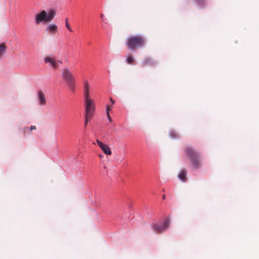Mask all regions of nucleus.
<instances>
[{"label": "nucleus", "mask_w": 259, "mask_h": 259, "mask_svg": "<svg viewBox=\"0 0 259 259\" xmlns=\"http://www.w3.org/2000/svg\"><path fill=\"white\" fill-rule=\"evenodd\" d=\"M55 16V12L54 11H50L47 13L46 11L42 10L37 13L35 16V23L38 25L41 23H48L51 21Z\"/></svg>", "instance_id": "f257e3e1"}, {"label": "nucleus", "mask_w": 259, "mask_h": 259, "mask_svg": "<svg viewBox=\"0 0 259 259\" xmlns=\"http://www.w3.org/2000/svg\"><path fill=\"white\" fill-rule=\"evenodd\" d=\"M185 154L189 157L193 164L194 169H197L200 165V162L197 153L190 146H188L185 150Z\"/></svg>", "instance_id": "f03ea898"}, {"label": "nucleus", "mask_w": 259, "mask_h": 259, "mask_svg": "<svg viewBox=\"0 0 259 259\" xmlns=\"http://www.w3.org/2000/svg\"><path fill=\"white\" fill-rule=\"evenodd\" d=\"M62 76L63 79L67 82L69 88L74 91L75 87V79L72 73L68 68H64L62 69Z\"/></svg>", "instance_id": "7ed1b4c3"}, {"label": "nucleus", "mask_w": 259, "mask_h": 259, "mask_svg": "<svg viewBox=\"0 0 259 259\" xmlns=\"http://www.w3.org/2000/svg\"><path fill=\"white\" fill-rule=\"evenodd\" d=\"M144 42L143 37L140 36H130L128 37V42L126 45L128 49L134 51L137 48L141 47Z\"/></svg>", "instance_id": "20e7f679"}, {"label": "nucleus", "mask_w": 259, "mask_h": 259, "mask_svg": "<svg viewBox=\"0 0 259 259\" xmlns=\"http://www.w3.org/2000/svg\"><path fill=\"white\" fill-rule=\"evenodd\" d=\"M170 223V219L167 218L162 225H159L156 223H153L151 225V227L152 229L156 232H162L168 229Z\"/></svg>", "instance_id": "39448f33"}, {"label": "nucleus", "mask_w": 259, "mask_h": 259, "mask_svg": "<svg viewBox=\"0 0 259 259\" xmlns=\"http://www.w3.org/2000/svg\"><path fill=\"white\" fill-rule=\"evenodd\" d=\"M85 112L88 116H92L95 109V104L93 100L90 98L84 99Z\"/></svg>", "instance_id": "423d86ee"}, {"label": "nucleus", "mask_w": 259, "mask_h": 259, "mask_svg": "<svg viewBox=\"0 0 259 259\" xmlns=\"http://www.w3.org/2000/svg\"><path fill=\"white\" fill-rule=\"evenodd\" d=\"M44 61L46 63H49V65L54 68L58 66L56 60L53 57L47 56L45 58Z\"/></svg>", "instance_id": "0eeeda50"}, {"label": "nucleus", "mask_w": 259, "mask_h": 259, "mask_svg": "<svg viewBox=\"0 0 259 259\" xmlns=\"http://www.w3.org/2000/svg\"><path fill=\"white\" fill-rule=\"evenodd\" d=\"M37 99L38 100V104L41 106H44L47 103L45 96L42 91L37 92Z\"/></svg>", "instance_id": "6e6552de"}, {"label": "nucleus", "mask_w": 259, "mask_h": 259, "mask_svg": "<svg viewBox=\"0 0 259 259\" xmlns=\"http://www.w3.org/2000/svg\"><path fill=\"white\" fill-rule=\"evenodd\" d=\"M90 87L88 81H84L83 82V97L84 99L90 98Z\"/></svg>", "instance_id": "1a4fd4ad"}, {"label": "nucleus", "mask_w": 259, "mask_h": 259, "mask_svg": "<svg viewBox=\"0 0 259 259\" xmlns=\"http://www.w3.org/2000/svg\"><path fill=\"white\" fill-rule=\"evenodd\" d=\"M57 28L58 27L56 24L51 23L47 26L46 31L50 32L51 34H54L57 32Z\"/></svg>", "instance_id": "9d476101"}, {"label": "nucleus", "mask_w": 259, "mask_h": 259, "mask_svg": "<svg viewBox=\"0 0 259 259\" xmlns=\"http://www.w3.org/2000/svg\"><path fill=\"white\" fill-rule=\"evenodd\" d=\"M142 64L143 66L147 65L152 66L155 65L156 62L149 58H146L143 61Z\"/></svg>", "instance_id": "9b49d317"}, {"label": "nucleus", "mask_w": 259, "mask_h": 259, "mask_svg": "<svg viewBox=\"0 0 259 259\" xmlns=\"http://www.w3.org/2000/svg\"><path fill=\"white\" fill-rule=\"evenodd\" d=\"M186 171L184 169H181L178 176L179 179L183 182H185L186 180Z\"/></svg>", "instance_id": "f8f14e48"}, {"label": "nucleus", "mask_w": 259, "mask_h": 259, "mask_svg": "<svg viewBox=\"0 0 259 259\" xmlns=\"http://www.w3.org/2000/svg\"><path fill=\"white\" fill-rule=\"evenodd\" d=\"M100 148L104 152V153L106 155H111V151L109 146H108L106 144H103L102 146L100 147Z\"/></svg>", "instance_id": "ddd939ff"}, {"label": "nucleus", "mask_w": 259, "mask_h": 259, "mask_svg": "<svg viewBox=\"0 0 259 259\" xmlns=\"http://www.w3.org/2000/svg\"><path fill=\"white\" fill-rule=\"evenodd\" d=\"M6 51V46L4 44H2L0 45V59L2 58L3 55L5 53Z\"/></svg>", "instance_id": "4468645a"}, {"label": "nucleus", "mask_w": 259, "mask_h": 259, "mask_svg": "<svg viewBox=\"0 0 259 259\" xmlns=\"http://www.w3.org/2000/svg\"><path fill=\"white\" fill-rule=\"evenodd\" d=\"M126 61L128 64H132L134 62L135 59L132 56L128 55L126 58Z\"/></svg>", "instance_id": "2eb2a0df"}, {"label": "nucleus", "mask_w": 259, "mask_h": 259, "mask_svg": "<svg viewBox=\"0 0 259 259\" xmlns=\"http://www.w3.org/2000/svg\"><path fill=\"white\" fill-rule=\"evenodd\" d=\"M169 134L171 139H177L178 137V134L175 132L170 131Z\"/></svg>", "instance_id": "dca6fc26"}, {"label": "nucleus", "mask_w": 259, "mask_h": 259, "mask_svg": "<svg viewBox=\"0 0 259 259\" xmlns=\"http://www.w3.org/2000/svg\"><path fill=\"white\" fill-rule=\"evenodd\" d=\"M65 25L67 28V29L70 32H72V29L71 28L70 25L69 24L68 22V18H66L65 19Z\"/></svg>", "instance_id": "f3484780"}, {"label": "nucleus", "mask_w": 259, "mask_h": 259, "mask_svg": "<svg viewBox=\"0 0 259 259\" xmlns=\"http://www.w3.org/2000/svg\"><path fill=\"white\" fill-rule=\"evenodd\" d=\"M196 2L200 8L203 7L204 0H196Z\"/></svg>", "instance_id": "a211bd4d"}, {"label": "nucleus", "mask_w": 259, "mask_h": 259, "mask_svg": "<svg viewBox=\"0 0 259 259\" xmlns=\"http://www.w3.org/2000/svg\"><path fill=\"white\" fill-rule=\"evenodd\" d=\"M92 116H88L87 113H85V123H84L85 126H87L89 119L92 117Z\"/></svg>", "instance_id": "6ab92c4d"}, {"label": "nucleus", "mask_w": 259, "mask_h": 259, "mask_svg": "<svg viewBox=\"0 0 259 259\" xmlns=\"http://www.w3.org/2000/svg\"><path fill=\"white\" fill-rule=\"evenodd\" d=\"M110 106L109 105H107L106 106V114L109 113V111L111 110Z\"/></svg>", "instance_id": "aec40b11"}, {"label": "nucleus", "mask_w": 259, "mask_h": 259, "mask_svg": "<svg viewBox=\"0 0 259 259\" xmlns=\"http://www.w3.org/2000/svg\"><path fill=\"white\" fill-rule=\"evenodd\" d=\"M96 142L97 143V144L99 145V146L100 147L101 146H102V145L104 144L102 142H101L100 141L98 140H96Z\"/></svg>", "instance_id": "412c9836"}, {"label": "nucleus", "mask_w": 259, "mask_h": 259, "mask_svg": "<svg viewBox=\"0 0 259 259\" xmlns=\"http://www.w3.org/2000/svg\"><path fill=\"white\" fill-rule=\"evenodd\" d=\"M106 115H107V118H108V119L109 121L110 122H112V119H111V117L109 113H108Z\"/></svg>", "instance_id": "4be33fe9"}, {"label": "nucleus", "mask_w": 259, "mask_h": 259, "mask_svg": "<svg viewBox=\"0 0 259 259\" xmlns=\"http://www.w3.org/2000/svg\"><path fill=\"white\" fill-rule=\"evenodd\" d=\"M36 127L34 125H31L30 127V130H35Z\"/></svg>", "instance_id": "5701e85b"}, {"label": "nucleus", "mask_w": 259, "mask_h": 259, "mask_svg": "<svg viewBox=\"0 0 259 259\" xmlns=\"http://www.w3.org/2000/svg\"><path fill=\"white\" fill-rule=\"evenodd\" d=\"M110 101H111V103L112 105L114 104V101L112 98H110Z\"/></svg>", "instance_id": "b1692460"}, {"label": "nucleus", "mask_w": 259, "mask_h": 259, "mask_svg": "<svg viewBox=\"0 0 259 259\" xmlns=\"http://www.w3.org/2000/svg\"><path fill=\"white\" fill-rule=\"evenodd\" d=\"M56 62H57V64H58V63H59L60 64H62V61L61 60H58L56 61Z\"/></svg>", "instance_id": "393cba45"}, {"label": "nucleus", "mask_w": 259, "mask_h": 259, "mask_svg": "<svg viewBox=\"0 0 259 259\" xmlns=\"http://www.w3.org/2000/svg\"><path fill=\"white\" fill-rule=\"evenodd\" d=\"M100 17H101V18L103 19V18H104V15H103V14H101L100 15Z\"/></svg>", "instance_id": "a878e982"}, {"label": "nucleus", "mask_w": 259, "mask_h": 259, "mask_svg": "<svg viewBox=\"0 0 259 259\" xmlns=\"http://www.w3.org/2000/svg\"><path fill=\"white\" fill-rule=\"evenodd\" d=\"M165 195H163L162 199H165Z\"/></svg>", "instance_id": "bb28decb"}]
</instances>
